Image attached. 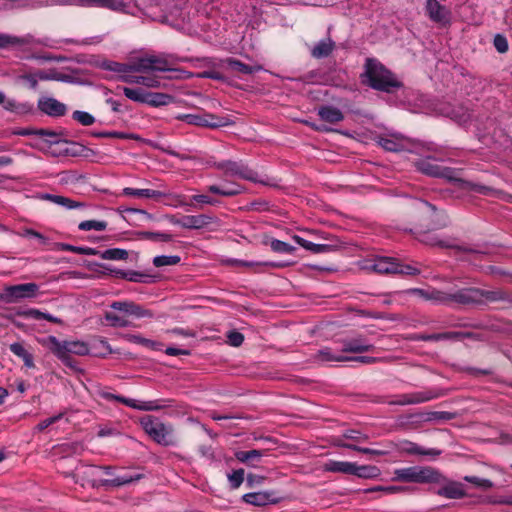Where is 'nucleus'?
Here are the masks:
<instances>
[{
  "instance_id": "49530a36",
  "label": "nucleus",
  "mask_w": 512,
  "mask_h": 512,
  "mask_svg": "<svg viewBox=\"0 0 512 512\" xmlns=\"http://www.w3.org/2000/svg\"><path fill=\"white\" fill-rule=\"evenodd\" d=\"M137 235L142 239L151 241L170 242L173 240L172 234L162 232L140 231Z\"/></svg>"
},
{
  "instance_id": "7c9ffc66",
  "label": "nucleus",
  "mask_w": 512,
  "mask_h": 512,
  "mask_svg": "<svg viewBox=\"0 0 512 512\" xmlns=\"http://www.w3.org/2000/svg\"><path fill=\"white\" fill-rule=\"evenodd\" d=\"M120 79L128 84H139L146 87H159L160 82L150 76L121 75Z\"/></svg>"
},
{
  "instance_id": "6e6d98bb",
  "label": "nucleus",
  "mask_w": 512,
  "mask_h": 512,
  "mask_svg": "<svg viewBox=\"0 0 512 512\" xmlns=\"http://www.w3.org/2000/svg\"><path fill=\"white\" fill-rule=\"evenodd\" d=\"M449 332L433 333V334H415L412 339L416 341H440L450 340Z\"/></svg>"
},
{
  "instance_id": "cd10ccee",
  "label": "nucleus",
  "mask_w": 512,
  "mask_h": 512,
  "mask_svg": "<svg viewBox=\"0 0 512 512\" xmlns=\"http://www.w3.org/2000/svg\"><path fill=\"white\" fill-rule=\"evenodd\" d=\"M16 315L26 317V318H34V319H45L49 322L62 325L63 321L62 319L58 317H54L53 315L49 313H44L38 309L30 308L25 310H18L16 312Z\"/></svg>"
},
{
  "instance_id": "c756f323",
  "label": "nucleus",
  "mask_w": 512,
  "mask_h": 512,
  "mask_svg": "<svg viewBox=\"0 0 512 512\" xmlns=\"http://www.w3.org/2000/svg\"><path fill=\"white\" fill-rule=\"evenodd\" d=\"M264 245H270L271 249L275 253L293 254L296 251V247L269 236H265L263 240Z\"/></svg>"
},
{
  "instance_id": "72a5a7b5",
  "label": "nucleus",
  "mask_w": 512,
  "mask_h": 512,
  "mask_svg": "<svg viewBox=\"0 0 512 512\" xmlns=\"http://www.w3.org/2000/svg\"><path fill=\"white\" fill-rule=\"evenodd\" d=\"M123 194L127 196H135V197H143V198H153L159 199L165 196V194L161 191L152 190V189H134V188H124Z\"/></svg>"
},
{
  "instance_id": "79ce46f5",
  "label": "nucleus",
  "mask_w": 512,
  "mask_h": 512,
  "mask_svg": "<svg viewBox=\"0 0 512 512\" xmlns=\"http://www.w3.org/2000/svg\"><path fill=\"white\" fill-rule=\"evenodd\" d=\"M126 339L130 342L144 345L156 351H161L163 347V344L161 342L144 338L141 335L127 334Z\"/></svg>"
},
{
  "instance_id": "4be33fe9",
  "label": "nucleus",
  "mask_w": 512,
  "mask_h": 512,
  "mask_svg": "<svg viewBox=\"0 0 512 512\" xmlns=\"http://www.w3.org/2000/svg\"><path fill=\"white\" fill-rule=\"evenodd\" d=\"M76 4L83 7H101L114 11H123L126 8L123 0H76Z\"/></svg>"
},
{
  "instance_id": "a211bd4d",
  "label": "nucleus",
  "mask_w": 512,
  "mask_h": 512,
  "mask_svg": "<svg viewBox=\"0 0 512 512\" xmlns=\"http://www.w3.org/2000/svg\"><path fill=\"white\" fill-rule=\"evenodd\" d=\"M214 222H218L217 217L208 214L184 216L185 229L199 230L207 227L209 224Z\"/></svg>"
},
{
  "instance_id": "58836bf2",
  "label": "nucleus",
  "mask_w": 512,
  "mask_h": 512,
  "mask_svg": "<svg viewBox=\"0 0 512 512\" xmlns=\"http://www.w3.org/2000/svg\"><path fill=\"white\" fill-rule=\"evenodd\" d=\"M10 350L15 355L23 359L26 367H34L33 355L30 352H28L21 343L15 342L11 344Z\"/></svg>"
},
{
  "instance_id": "13d9d810",
  "label": "nucleus",
  "mask_w": 512,
  "mask_h": 512,
  "mask_svg": "<svg viewBox=\"0 0 512 512\" xmlns=\"http://www.w3.org/2000/svg\"><path fill=\"white\" fill-rule=\"evenodd\" d=\"M78 228L83 231L88 230H97V231H103L107 228V222L106 221H99V220H86L82 221Z\"/></svg>"
},
{
  "instance_id": "4468645a",
  "label": "nucleus",
  "mask_w": 512,
  "mask_h": 512,
  "mask_svg": "<svg viewBox=\"0 0 512 512\" xmlns=\"http://www.w3.org/2000/svg\"><path fill=\"white\" fill-rule=\"evenodd\" d=\"M426 13L429 18L436 23L446 24L450 21L451 12L450 10L441 5L437 0L426 1Z\"/></svg>"
},
{
  "instance_id": "c03bdc74",
  "label": "nucleus",
  "mask_w": 512,
  "mask_h": 512,
  "mask_svg": "<svg viewBox=\"0 0 512 512\" xmlns=\"http://www.w3.org/2000/svg\"><path fill=\"white\" fill-rule=\"evenodd\" d=\"M55 246L63 251H70L77 254H83V255H96L98 254V250L91 247H80V246H74L67 243H55Z\"/></svg>"
},
{
  "instance_id": "b1692460",
  "label": "nucleus",
  "mask_w": 512,
  "mask_h": 512,
  "mask_svg": "<svg viewBox=\"0 0 512 512\" xmlns=\"http://www.w3.org/2000/svg\"><path fill=\"white\" fill-rule=\"evenodd\" d=\"M446 483L443 487L439 488L435 493L449 499H460L465 496L462 485L453 481H444Z\"/></svg>"
},
{
  "instance_id": "c85d7f7f",
  "label": "nucleus",
  "mask_w": 512,
  "mask_h": 512,
  "mask_svg": "<svg viewBox=\"0 0 512 512\" xmlns=\"http://www.w3.org/2000/svg\"><path fill=\"white\" fill-rule=\"evenodd\" d=\"M31 43H37L40 45H47L45 41L37 40L35 41L32 36L28 35L23 38L19 37H12L9 35L0 34V48H5L9 45H25V44H31Z\"/></svg>"
},
{
  "instance_id": "bf43d9fd",
  "label": "nucleus",
  "mask_w": 512,
  "mask_h": 512,
  "mask_svg": "<svg viewBox=\"0 0 512 512\" xmlns=\"http://www.w3.org/2000/svg\"><path fill=\"white\" fill-rule=\"evenodd\" d=\"M72 119L83 126H90L95 123V117L85 111L76 110L72 113Z\"/></svg>"
},
{
  "instance_id": "f8f14e48",
  "label": "nucleus",
  "mask_w": 512,
  "mask_h": 512,
  "mask_svg": "<svg viewBox=\"0 0 512 512\" xmlns=\"http://www.w3.org/2000/svg\"><path fill=\"white\" fill-rule=\"evenodd\" d=\"M65 143L69 146L59 150L57 153H53L54 156L58 155H64V156H72V157H84V158H90L96 155V152L85 145L71 140H55L51 141L50 144H60Z\"/></svg>"
},
{
  "instance_id": "bb28decb",
  "label": "nucleus",
  "mask_w": 512,
  "mask_h": 512,
  "mask_svg": "<svg viewBox=\"0 0 512 512\" xmlns=\"http://www.w3.org/2000/svg\"><path fill=\"white\" fill-rule=\"evenodd\" d=\"M335 48V42L331 38L319 41L311 50L312 57L322 59L328 57Z\"/></svg>"
},
{
  "instance_id": "680f3d73",
  "label": "nucleus",
  "mask_w": 512,
  "mask_h": 512,
  "mask_svg": "<svg viewBox=\"0 0 512 512\" xmlns=\"http://www.w3.org/2000/svg\"><path fill=\"white\" fill-rule=\"evenodd\" d=\"M463 479L482 490H489L494 486L493 482L489 479H483L477 476H465Z\"/></svg>"
},
{
  "instance_id": "052dcab7",
  "label": "nucleus",
  "mask_w": 512,
  "mask_h": 512,
  "mask_svg": "<svg viewBox=\"0 0 512 512\" xmlns=\"http://www.w3.org/2000/svg\"><path fill=\"white\" fill-rule=\"evenodd\" d=\"M179 120L185 121L187 124L204 127L205 118L203 114H184L177 117Z\"/></svg>"
},
{
  "instance_id": "f03ea898",
  "label": "nucleus",
  "mask_w": 512,
  "mask_h": 512,
  "mask_svg": "<svg viewBox=\"0 0 512 512\" xmlns=\"http://www.w3.org/2000/svg\"><path fill=\"white\" fill-rule=\"evenodd\" d=\"M415 166L421 173L431 177L444 178L454 186L463 190L473 191L483 195H488L492 191V188L488 186L476 184L458 177V171L456 169L438 165L432 162L431 158L420 159L415 163Z\"/></svg>"
},
{
  "instance_id": "c9c22d12",
  "label": "nucleus",
  "mask_w": 512,
  "mask_h": 512,
  "mask_svg": "<svg viewBox=\"0 0 512 512\" xmlns=\"http://www.w3.org/2000/svg\"><path fill=\"white\" fill-rule=\"evenodd\" d=\"M414 487L410 486H374L371 488H367L364 490V493H373V492H385L387 494H396V493H408L414 491Z\"/></svg>"
},
{
  "instance_id": "de8ad7c7",
  "label": "nucleus",
  "mask_w": 512,
  "mask_h": 512,
  "mask_svg": "<svg viewBox=\"0 0 512 512\" xmlns=\"http://www.w3.org/2000/svg\"><path fill=\"white\" fill-rule=\"evenodd\" d=\"M130 66L131 72L148 73L153 70L151 56L140 57Z\"/></svg>"
},
{
  "instance_id": "a19ab883",
  "label": "nucleus",
  "mask_w": 512,
  "mask_h": 512,
  "mask_svg": "<svg viewBox=\"0 0 512 512\" xmlns=\"http://www.w3.org/2000/svg\"><path fill=\"white\" fill-rule=\"evenodd\" d=\"M244 502L254 506H265L269 504L270 499L263 492H251L242 496Z\"/></svg>"
},
{
  "instance_id": "5fc2aeb1",
  "label": "nucleus",
  "mask_w": 512,
  "mask_h": 512,
  "mask_svg": "<svg viewBox=\"0 0 512 512\" xmlns=\"http://www.w3.org/2000/svg\"><path fill=\"white\" fill-rule=\"evenodd\" d=\"M489 295H493V299L487 297V302L505 301L512 304V292L507 290H488Z\"/></svg>"
},
{
  "instance_id": "774afa93",
  "label": "nucleus",
  "mask_w": 512,
  "mask_h": 512,
  "mask_svg": "<svg viewBox=\"0 0 512 512\" xmlns=\"http://www.w3.org/2000/svg\"><path fill=\"white\" fill-rule=\"evenodd\" d=\"M493 44H494L495 49L499 53H505L508 51L509 45H508L507 38L502 34H496L494 36Z\"/></svg>"
},
{
  "instance_id": "20e7f679",
  "label": "nucleus",
  "mask_w": 512,
  "mask_h": 512,
  "mask_svg": "<svg viewBox=\"0 0 512 512\" xmlns=\"http://www.w3.org/2000/svg\"><path fill=\"white\" fill-rule=\"evenodd\" d=\"M140 424L145 433L156 443L162 446H173L176 444L173 427L164 424L158 417L145 415L140 418Z\"/></svg>"
},
{
  "instance_id": "1a4fd4ad",
  "label": "nucleus",
  "mask_w": 512,
  "mask_h": 512,
  "mask_svg": "<svg viewBox=\"0 0 512 512\" xmlns=\"http://www.w3.org/2000/svg\"><path fill=\"white\" fill-rule=\"evenodd\" d=\"M39 286L36 283H24L7 286L0 294V301L15 303L21 299L34 298L37 296Z\"/></svg>"
},
{
  "instance_id": "4d7b16f0",
  "label": "nucleus",
  "mask_w": 512,
  "mask_h": 512,
  "mask_svg": "<svg viewBox=\"0 0 512 512\" xmlns=\"http://www.w3.org/2000/svg\"><path fill=\"white\" fill-rule=\"evenodd\" d=\"M127 280L138 283H154L156 281L155 276L134 270H129Z\"/></svg>"
},
{
  "instance_id": "2f4dec72",
  "label": "nucleus",
  "mask_w": 512,
  "mask_h": 512,
  "mask_svg": "<svg viewBox=\"0 0 512 512\" xmlns=\"http://www.w3.org/2000/svg\"><path fill=\"white\" fill-rule=\"evenodd\" d=\"M146 104L152 107L165 106L174 101V97L170 94L147 91Z\"/></svg>"
},
{
  "instance_id": "0eeeda50",
  "label": "nucleus",
  "mask_w": 512,
  "mask_h": 512,
  "mask_svg": "<svg viewBox=\"0 0 512 512\" xmlns=\"http://www.w3.org/2000/svg\"><path fill=\"white\" fill-rule=\"evenodd\" d=\"M370 269L378 274H402V275H418L420 270L408 264L401 263L393 257H378L374 260Z\"/></svg>"
},
{
  "instance_id": "f3484780",
  "label": "nucleus",
  "mask_w": 512,
  "mask_h": 512,
  "mask_svg": "<svg viewBox=\"0 0 512 512\" xmlns=\"http://www.w3.org/2000/svg\"><path fill=\"white\" fill-rule=\"evenodd\" d=\"M266 449L239 450L234 453L235 458L249 467H257L261 459L266 456Z\"/></svg>"
},
{
  "instance_id": "ea45409f",
  "label": "nucleus",
  "mask_w": 512,
  "mask_h": 512,
  "mask_svg": "<svg viewBox=\"0 0 512 512\" xmlns=\"http://www.w3.org/2000/svg\"><path fill=\"white\" fill-rule=\"evenodd\" d=\"M227 265L235 266V265H242L246 267H253V266H269L272 268H283L288 266V263H278V262H248V261H242L237 259H228L225 261Z\"/></svg>"
},
{
  "instance_id": "dca6fc26",
  "label": "nucleus",
  "mask_w": 512,
  "mask_h": 512,
  "mask_svg": "<svg viewBox=\"0 0 512 512\" xmlns=\"http://www.w3.org/2000/svg\"><path fill=\"white\" fill-rule=\"evenodd\" d=\"M457 412L431 411L411 414L408 418L411 422L449 421L457 418Z\"/></svg>"
},
{
  "instance_id": "8fccbe9b",
  "label": "nucleus",
  "mask_w": 512,
  "mask_h": 512,
  "mask_svg": "<svg viewBox=\"0 0 512 512\" xmlns=\"http://www.w3.org/2000/svg\"><path fill=\"white\" fill-rule=\"evenodd\" d=\"M104 70L112 71L116 73H128L131 72L130 64L119 63L115 61H104L101 65Z\"/></svg>"
},
{
  "instance_id": "4c0bfd02",
  "label": "nucleus",
  "mask_w": 512,
  "mask_h": 512,
  "mask_svg": "<svg viewBox=\"0 0 512 512\" xmlns=\"http://www.w3.org/2000/svg\"><path fill=\"white\" fill-rule=\"evenodd\" d=\"M91 135L97 138H118V139H131L136 141H141L142 138L133 133H125L118 131H101V132H92Z\"/></svg>"
},
{
  "instance_id": "ddd939ff",
  "label": "nucleus",
  "mask_w": 512,
  "mask_h": 512,
  "mask_svg": "<svg viewBox=\"0 0 512 512\" xmlns=\"http://www.w3.org/2000/svg\"><path fill=\"white\" fill-rule=\"evenodd\" d=\"M37 108L43 114L53 118L62 117L67 113V106L53 97L39 98Z\"/></svg>"
},
{
  "instance_id": "7ed1b4c3",
  "label": "nucleus",
  "mask_w": 512,
  "mask_h": 512,
  "mask_svg": "<svg viewBox=\"0 0 512 512\" xmlns=\"http://www.w3.org/2000/svg\"><path fill=\"white\" fill-rule=\"evenodd\" d=\"M392 480L417 484H440L446 481V477L430 466H412L396 469Z\"/></svg>"
},
{
  "instance_id": "09e8293b",
  "label": "nucleus",
  "mask_w": 512,
  "mask_h": 512,
  "mask_svg": "<svg viewBox=\"0 0 512 512\" xmlns=\"http://www.w3.org/2000/svg\"><path fill=\"white\" fill-rule=\"evenodd\" d=\"M317 357L321 361L330 362V361H337V362H345L348 361V356L344 355H336L332 352L331 348H324L318 351Z\"/></svg>"
},
{
  "instance_id": "603ef678",
  "label": "nucleus",
  "mask_w": 512,
  "mask_h": 512,
  "mask_svg": "<svg viewBox=\"0 0 512 512\" xmlns=\"http://www.w3.org/2000/svg\"><path fill=\"white\" fill-rule=\"evenodd\" d=\"M126 406L141 410V411H156L163 408L161 405H156L154 402H142L141 404H138L136 400L129 398L128 403H126Z\"/></svg>"
},
{
  "instance_id": "37998d69",
  "label": "nucleus",
  "mask_w": 512,
  "mask_h": 512,
  "mask_svg": "<svg viewBox=\"0 0 512 512\" xmlns=\"http://www.w3.org/2000/svg\"><path fill=\"white\" fill-rule=\"evenodd\" d=\"M124 95L135 102L146 104L147 91L143 88H122Z\"/></svg>"
},
{
  "instance_id": "3c124183",
  "label": "nucleus",
  "mask_w": 512,
  "mask_h": 512,
  "mask_svg": "<svg viewBox=\"0 0 512 512\" xmlns=\"http://www.w3.org/2000/svg\"><path fill=\"white\" fill-rule=\"evenodd\" d=\"M181 261V258L177 255H159L154 257L153 264L155 267L172 266L177 265Z\"/></svg>"
},
{
  "instance_id": "393cba45",
  "label": "nucleus",
  "mask_w": 512,
  "mask_h": 512,
  "mask_svg": "<svg viewBox=\"0 0 512 512\" xmlns=\"http://www.w3.org/2000/svg\"><path fill=\"white\" fill-rule=\"evenodd\" d=\"M39 80H55L65 83H75L76 78L70 74L62 73L58 71L56 68H51L47 71L39 70L38 71Z\"/></svg>"
},
{
  "instance_id": "f704fd0d",
  "label": "nucleus",
  "mask_w": 512,
  "mask_h": 512,
  "mask_svg": "<svg viewBox=\"0 0 512 512\" xmlns=\"http://www.w3.org/2000/svg\"><path fill=\"white\" fill-rule=\"evenodd\" d=\"M204 118V127L207 128L215 129L233 124V121H231L228 117L217 116L211 113H204Z\"/></svg>"
},
{
  "instance_id": "423d86ee",
  "label": "nucleus",
  "mask_w": 512,
  "mask_h": 512,
  "mask_svg": "<svg viewBox=\"0 0 512 512\" xmlns=\"http://www.w3.org/2000/svg\"><path fill=\"white\" fill-rule=\"evenodd\" d=\"M97 469V466L93 465H82L79 469V473L82 475V481L91 485L93 488L99 487H120L124 485L131 484L135 481L140 480L143 475L135 474L130 476H118L113 479H102L96 480L94 479V471Z\"/></svg>"
},
{
  "instance_id": "412c9836",
  "label": "nucleus",
  "mask_w": 512,
  "mask_h": 512,
  "mask_svg": "<svg viewBox=\"0 0 512 512\" xmlns=\"http://www.w3.org/2000/svg\"><path fill=\"white\" fill-rule=\"evenodd\" d=\"M221 64L225 65L227 68L231 69L232 71H236L240 74L244 75H252L256 72H259L262 70V67L260 65L251 66L248 64L243 63L242 61L233 58L228 57L221 60Z\"/></svg>"
},
{
  "instance_id": "864d4df0",
  "label": "nucleus",
  "mask_w": 512,
  "mask_h": 512,
  "mask_svg": "<svg viewBox=\"0 0 512 512\" xmlns=\"http://www.w3.org/2000/svg\"><path fill=\"white\" fill-rule=\"evenodd\" d=\"M430 299L438 304L450 305V291L445 292L435 288L430 289Z\"/></svg>"
},
{
  "instance_id": "6ab92c4d",
  "label": "nucleus",
  "mask_w": 512,
  "mask_h": 512,
  "mask_svg": "<svg viewBox=\"0 0 512 512\" xmlns=\"http://www.w3.org/2000/svg\"><path fill=\"white\" fill-rule=\"evenodd\" d=\"M374 345L368 343L363 337L344 340L341 351L343 353H363L374 350Z\"/></svg>"
},
{
  "instance_id": "e433bc0d",
  "label": "nucleus",
  "mask_w": 512,
  "mask_h": 512,
  "mask_svg": "<svg viewBox=\"0 0 512 512\" xmlns=\"http://www.w3.org/2000/svg\"><path fill=\"white\" fill-rule=\"evenodd\" d=\"M354 475L362 479H374L381 475V470L373 465L358 466L356 464Z\"/></svg>"
},
{
  "instance_id": "0e129e2a",
  "label": "nucleus",
  "mask_w": 512,
  "mask_h": 512,
  "mask_svg": "<svg viewBox=\"0 0 512 512\" xmlns=\"http://www.w3.org/2000/svg\"><path fill=\"white\" fill-rule=\"evenodd\" d=\"M151 62L153 67L152 71L166 72L172 70V68L169 67L168 60L164 57L151 55Z\"/></svg>"
},
{
  "instance_id": "473e14b6",
  "label": "nucleus",
  "mask_w": 512,
  "mask_h": 512,
  "mask_svg": "<svg viewBox=\"0 0 512 512\" xmlns=\"http://www.w3.org/2000/svg\"><path fill=\"white\" fill-rule=\"evenodd\" d=\"M103 260H127L129 258V252L121 248H109L104 251L98 250L96 254Z\"/></svg>"
},
{
  "instance_id": "a18cd8bd",
  "label": "nucleus",
  "mask_w": 512,
  "mask_h": 512,
  "mask_svg": "<svg viewBox=\"0 0 512 512\" xmlns=\"http://www.w3.org/2000/svg\"><path fill=\"white\" fill-rule=\"evenodd\" d=\"M377 143L386 151L389 152H401L404 150V145L392 138L379 136Z\"/></svg>"
},
{
  "instance_id": "2eb2a0df",
  "label": "nucleus",
  "mask_w": 512,
  "mask_h": 512,
  "mask_svg": "<svg viewBox=\"0 0 512 512\" xmlns=\"http://www.w3.org/2000/svg\"><path fill=\"white\" fill-rule=\"evenodd\" d=\"M442 395V393L427 390L422 392H416L411 394H404L400 397L399 400L391 402L394 405H409V404H419L423 402L430 401L432 399L438 398Z\"/></svg>"
},
{
  "instance_id": "f257e3e1",
  "label": "nucleus",
  "mask_w": 512,
  "mask_h": 512,
  "mask_svg": "<svg viewBox=\"0 0 512 512\" xmlns=\"http://www.w3.org/2000/svg\"><path fill=\"white\" fill-rule=\"evenodd\" d=\"M361 83L376 91L393 94L404 87L398 77L378 59L368 57L364 71L360 74Z\"/></svg>"
},
{
  "instance_id": "a878e982",
  "label": "nucleus",
  "mask_w": 512,
  "mask_h": 512,
  "mask_svg": "<svg viewBox=\"0 0 512 512\" xmlns=\"http://www.w3.org/2000/svg\"><path fill=\"white\" fill-rule=\"evenodd\" d=\"M356 463L330 460L324 465V471L354 475Z\"/></svg>"
},
{
  "instance_id": "aec40b11",
  "label": "nucleus",
  "mask_w": 512,
  "mask_h": 512,
  "mask_svg": "<svg viewBox=\"0 0 512 512\" xmlns=\"http://www.w3.org/2000/svg\"><path fill=\"white\" fill-rule=\"evenodd\" d=\"M424 204L426 206H428L429 208H431V210L434 213V218L428 224L419 225L416 228L417 232L418 233H426V232H429V231H434V230H438V229H442V228L446 227L447 226V217H446V215L444 213L438 214L437 213V209H436V207L434 205H432V204H430L428 202H424Z\"/></svg>"
},
{
  "instance_id": "39448f33",
  "label": "nucleus",
  "mask_w": 512,
  "mask_h": 512,
  "mask_svg": "<svg viewBox=\"0 0 512 512\" xmlns=\"http://www.w3.org/2000/svg\"><path fill=\"white\" fill-rule=\"evenodd\" d=\"M492 296V294H488V290L472 286H465L450 291V305L457 304L460 306H480L487 302V297L493 299Z\"/></svg>"
},
{
  "instance_id": "9d476101",
  "label": "nucleus",
  "mask_w": 512,
  "mask_h": 512,
  "mask_svg": "<svg viewBox=\"0 0 512 512\" xmlns=\"http://www.w3.org/2000/svg\"><path fill=\"white\" fill-rule=\"evenodd\" d=\"M213 166L218 170L224 171L226 175L237 176L244 180L264 184L262 180L257 178V172L244 165L242 162L227 160L222 162H214Z\"/></svg>"
},
{
  "instance_id": "e2e57ef3",
  "label": "nucleus",
  "mask_w": 512,
  "mask_h": 512,
  "mask_svg": "<svg viewBox=\"0 0 512 512\" xmlns=\"http://www.w3.org/2000/svg\"><path fill=\"white\" fill-rule=\"evenodd\" d=\"M244 469H236L231 474H228V480L232 489H237L241 486L244 481Z\"/></svg>"
},
{
  "instance_id": "69168bd1",
  "label": "nucleus",
  "mask_w": 512,
  "mask_h": 512,
  "mask_svg": "<svg viewBox=\"0 0 512 512\" xmlns=\"http://www.w3.org/2000/svg\"><path fill=\"white\" fill-rule=\"evenodd\" d=\"M451 118L456 122L463 124L469 121L470 113L464 107H459L458 109H453L450 114Z\"/></svg>"
},
{
  "instance_id": "338daca9",
  "label": "nucleus",
  "mask_w": 512,
  "mask_h": 512,
  "mask_svg": "<svg viewBox=\"0 0 512 512\" xmlns=\"http://www.w3.org/2000/svg\"><path fill=\"white\" fill-rule=\"evenodd\" d=\"M105 319L113 327H127L130 324V322L128 320H125L124 318H122L112 312H106Z\"/></svg>"
},
{
  "instance_id": "5701e85b",
  "label": "nucleus",
  "mask_w": 512,
  "mask_h": 512,
  "mask_svg": "<svg viewBox=\"0 0 512 512\" xmlns=\"http://www.w3.org/2000/svg\"><path fill=\"white\" fill-rule=\"evenodd\" d=\"M318 116L324 122L336 124L344 120L343 112L332 105H322L318 108Z\"/></svg>"
},
{
  "instance_id": "9b49d317",
  "label": "nucleus",
  "mask_w": 512,
  "mask_h": 512,
  "mask_svg": "<svg viewBox=\"0 0 512 512\" xmlns=\"http://www.w3.org/2000/svg\"><path fill=\"white\" fill-rule=\"evenodd\" d=\"M387 446L391 448L392 450H397L400 454L405 455H421V456H439L441 455L442 451L436 448H430L425 449L418 444L409 441V440H402L398 443L395 442H389L387 443Z\"/></svg>"
},
{
  "instance_id": "6e6552de",
  "label": "nucleus",
  "mask_w": 512,
  "mask_h": 512,
  "mask_svg": "<svg viewBox=\"0 0 512 512\" xmlns=\"http://www.w3.org/2000/svg\"><path fill=\"white\" fill-rule=\"evenodd\" d=\"M44 345H47L49 350L53 354H75L79 356H85L89 354L88 344L83 341H59L55 336H48L44 341Z\"/></svg>"
}]
</instances>
